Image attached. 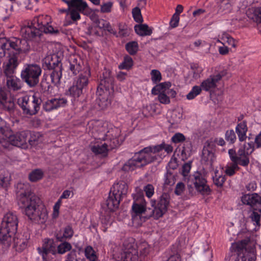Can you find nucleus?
I'll list each match as a JSON object with an SVG mask.
<instances>
[{"instance_id":"1","label":"nucleus","mask_w":261,"mask_h":261,"mask_svg":"<svg viewBox=\"0 0 261 261\" xmlns=\"http://www.w3.org/2000/svg\"><path fill=\"white\" fill-rule=\"evenodd\" d=\"M17 203L24 214L33 222L44 224L48 218V212L45 205L41 204L39 198L32 192L29 184H17Z\"/></svg>"},{"instance_id":"2","label":"nucleus","mask_w":261,"mask_h":261,"mask_svg":"<svg viewBox=\"0 0 261 261\" xmlns=\"http://www.w3.org/2000/svg\"><path fill=\"white\" fill-rule=\"evenodd\" d=\"M30 49L29 43L25 40L16 37L0 38V58L7 55L9 58L4 70L7 78L13 76V74L18 65V55L28 53Z\"/></svg>"},{"instance_id":"3","label":"nucleus","mask_w":261,"mask_h":261,"mask_svg":"<svg viewBox=\"0 0 261 261\" xmlns=\"http://www.w3.org/2000/svg\"><path fill=\"white\" fill-rule=\"evenodd\" d=\"M154 146L144 148L136 153L134 156L129 160L123 166L122 170L125 171H132L136 168L142 167L155 161L156 159L154 150Z\"/></svg>"},{"instance_id":"4","label":"nucleus","mask_w":261,"mask_h":261,"mask_svg":"<svg viewBox=\"0 0 261 261\" xmlns=\"http://www.w3.org/2000/svg\"><path fill=\"white\" fill-rule=\"evenodd\" d=\"M239 235L244 238L231 244V249L237 255L234 261H256V254L249 246L251 233L245 231L240 232Z\"/></svg>"},{"instance_id":"5","label":"nucleus","mask_w":261,"mask_h":261,"mask_svg":"<svg viewBox=\"0 0 261 261\" xmlns=\"http://www.w3.org/2000/svg\"><path fill=\"white\" fill-rule=\"evenodd\" d=\"M18 223V217L15 214L8 212L4 216L0 228V244L6 247L10 246L12 237L17 231Z\"/></svg>"},{"instance_id":"6","label":"nucleus","mask_w":261,"mask_h":261,"mask_svg":"<svg viewBox=\"0 0 261 261\" xmlns=\"http://www.w3.org/2000/svg\"><path fill=\"white\" fill-rule=\"evenodd\" d=\"M127 191L128 185L124 181L120 180L115 183L106 201L108 208L110 211H114L118 208L120 201L126 195Z\"/></svg>"},{"instance_id":"7","label":"nucleus","mask_w":261,"mask_h":261,"mask_svg":"<svg viewBox=\"0 0 261 261\" xmlns=\"http://www.w3.org/2000/svg\"><path fill=\"white\" fill-rule=\"evenodd\" d=\"M254 150V144L252 141L245 143L241 146L236 152L235 149L228 150V154L232 163H238L243 167L247 166L249 163V156Z\"/></svg>"},{"instance_id":"8","label":"nucleus","mask_w":261,"mask_h":261,"mask_svg":"<svg viewBox=\"0 0 261 261\" xmlns=\"http://www.w3.org/2000/svg\"><path fill=\"white\" fill-rule=\"evenodd\" d=\"M42 69L37 64H25L20 73V77L30 87H34L39 82Z\"/></svg>"},{"instance_id":"9","label":"nucleus","mask_w":261,"mask_h":261,"mask_svg":"<svg viewBox=\"0 0 261 261\" xmlns=\"http://www.w3.org/2000/svg\"><path fill=\"white\" fill-rule=\"evenodd\" d=\"M113 80L110 75L101 80L96 91V102L101 109L107 108L111 104V94L109 89Z\"/></svg>"},{"instance_id":"10","label":"nucleus","mask_w":261,"mask_h":261,"mask_svg":"<svg viewBox=\"0 0 261 261\" xmlns=\"http://www.w3.org/2000/svg\"><path fill=\"white\" fill-rule=\"evenodd\" d=\"M17 103L24 114L34 115L39 111L42 99L36 95H25L19 97L17 100Z\"/></svg>"},{"instance_id":"11","label":"nucleus","mask_w":261,"mask_h":261,"mask_svg":"<svg viewBox=\"0 0 261 261\" xmlns=\"http://www.w3.org/2000/svg\"><path fill=\"white\" fill-rule=\"evenodd\" d=\"M191 179L198 192L202 195L210 194L211 190L207 184L206 176L204 173L196 171L191 176Z\"/></svg>"},{"instance_id":"12","label":"nucleus","mask_w":261,"mask_h":261,"mask_svg":"<svg viewBox=\"0 0 261 261\" xmlns=\"http://www.w3.org/2000/svg\"><path fill=\"white\" fill-rule=\"evenodd\" d=\"M20 33L24 38L23 39H20L21 40H25L27 41H28L27 40L38 41L43 33L31 21L21 27Z\"/></svg>"},{"instance_id":"13","label":"nucleus","mask_w":261,"mask_h":261,"mask_svg":"<svg viewBox=\"0 0 261 261\" xmlns=\"http://www.w3.org/2000/svg\"><path fill=\"white\" fill-rule=\"evenodd\" d=\"M32 21L33 24L37 26L43 33H59L58 30L55 29L51 25H49L50 17L48 15H40L37 16L35 17Z\"/></svg>"},{"instance_id":"14","label":"nucleus","mask_w":261,"mask_h":261,"mask_svg":"<svg viewBox=\"0 0 261 261\" xmlns=\"http://www.w3.org/2000/svg\"><path fill=\"white\" fill-rule=\"evenodd\" d=\"M151 203L152 206H154L153 210L154 216L158 219L162 217L167 211V207L169 204V196L166 193H163L160 197L156 205H155V200H151Z\"/></svg>"},{"instance_id":"15","label":"nucleus","mask_w":261,"mask_h":261,"mask_svg":"<svg viewBox=\"0 0 261 261\" xmlns=\"http://www.w3.org/2000/svg\"><path fill=\"white\" fill-rule=\"evenodd\" d=\"M119 130L117 128L111 129L107 132L103 137L99 139L104 141L109 151L117 147L120 145L118 137L119 135Z\"/></svg>"},{"instance_id":"16","label":"nucleus","mask_w":261,"mask_h":261,"mask_svg":"<svg viewBox=\"0 0 261 261\" xmlns=\"http://www.w3.org/2000/svg\"><path fill=\"white\" fill-rule=\"evenodd\" d=\"M29 134L28 130L17 132L10 135L8 138V141L13 146L25 148L27 147V137Z\"/></svg>"},{"instance_id":"17","label":"nucleus","mask_w":261,"mask_h":261,"mask_svg":"<svg viewBox=\"0 0 261 261\" xmlns=\"http://www.w3.org/2000/svg\"><path fill=\"white\" fill-rule=\"evenodd\" d=\"M215 145L212 140H208L205 143L202 155V161L205 164L212 166L215 160Z\"/></svg>"},{"instance_id":"18","label":"nucleus","mask_w":261,"mask_h":261,"mask_svg":"<svg viewBox=\"0 0 261 261\" xmlns=\"http://www.w3.org/2000/svg\"><path fill=\"white\" fill-rule=\"evenodd\" d=\"M226 74V72L223 71L216 75H212L204 80L200 84L201 90L205 91H211L217 87V83L221 80L222 77Z\"/></svg>"},{"instance_id":"19","label":"nucleus","mask_w":261,"mask_h":261,"mask_svg":"<svg viewBox=\"0 0 261 261\" xmlns=\"http://www.w3.org/2000/svg\"><path fill=\"white\" fill-rule=\"evenodd\" d=\"M138 246L135 242V240L133 238L126 239L123 244V252L121 256L130 257L136 256L138 257Z\"/></svg>"},{"instance_id":"20","label":"nucleus","mask_w":261,"mask_h":261,"mask_svg":"<svg viewBox=\"0 0 261 261\" xmlns=\"http://www.w3.org/2000/svg\"><path fill=\"white\" fill-rule=\"evenodd\" d=\"M67 102V99L64 97L51 98L43 103V108L45 111L50 112L65 107Z\"/></svg>"},{"instance_id":"21","label":"nucleus","mask_w":261,"mask_h":261,"mask_svg":"<svg viewBox=\"0 0 261 261\" xmlns=\"http://www.w3.org/2000/svg\"><path fill=\"white\" fill-rule=\"evenodd\" d=\"M134 203L132 205L133 212L136 215H140L146 211V203L142 192L134 195Z\"/></svg>"},{"instance_id":"22","label":"nucleus","mask_w":261,"mask_h":261,"mask_svg":"<svg viewBox=\"0 0 261 261\" xmlns=\"http://www.w3.org/2000/svg\"><path fill=\"white\" fill-rule=\"evenodd\" d=\"M39 253L42 255V258L46 260V256L49 253L53 255L57 254V249L56 248L54 240L50 239H45L43 241V244L41 248H38Z\"/></svg>"},{"instance_id":"23","label":"nucleus","mask_w":261,"mask_h":261,"mask_svg":"<svg viewBox=\"0 0 261 261\" xmlns=\"http://www.w3.org/2000/svg\"><path fill=\"white\" fill-rule=\"evenodd\" d=\"M246 14L249 19L257 23L258 29L261 33V7L249 8Z\"/></svg>"},{"instance_id":"24","label":"nucleus","mask_w":261,"mask_h":261,"mask_svg":"<svg viewBox=\"0 0 261 261\" xmlns=\"http://www.w3.org/2000/svg\"><path fill=\"white\" fill-rule=\"evenodd\" d=\"M90 76V68L86 67L84 68L83 72L74 81L73 83L84 90L88 86L89 81V79Z\"/></svg>"},{"instance_id":"25","label":"nucleus","mask_w":261,"mask_h":261,"mask_svg":"<svg viewBox=\"0 0 261 261\" xmlns=\"http://www.w3.org/2000/svg\"><path fill=\"white\" fill-rule=\"evenodd\" d=\"M69 70L74 75H77L83 69V61L77 55L71 56L69 59Z\"/></svg>"},{"instance_id":"26","label":"nucleus","mask_w":261,"mask_h":261,"mask_svg":"<svg viewBox=\"0 0 261 261\" xmlns=\"http://www.w3.org/2000/svg\"><path fill=\"white\" fill-rule=\"evenodd\" d=\"M0 103L5 110L10 113L13 112L15 108L13 99L10 97H8L6 92L2 90H0Z\"/></svg>"},{"instance_id":"27","label":"nucleus","mask_w":261,"mask_h":261,"mask_svg":"<svg viewBox=\"0 0 261 261\" xmlns=\"http://www.w3.org/2000/svg\"><path fill=\"white\" fill-rule=\"evenodd\" d=\"M6 86L9 92H15L21 89L23 83L16 76H11L7 78Z\"/></svg>"},{"instance_id":"28","label":"nucleus","mask_w":261,"mask_h":261,"mask_svg":"<svg viewBox=\"0 0 261 261\" xmlns=\"http://www.w3.org/2000/svg\"><path fill=\"white\" fill-rule=\"evenodd\" d=\"M42 67L46 70H51L55 66L61 65L62 63L59 61L58 57L56 55H48L42 61Z\"/></svg>"},{"instance_id":"29","label":"nucleus","mask_w":261,"mask_h":261,"mask_svg":"<svg viewBox=\"0 0 261 261\" xmlns=\"http://www.w3.org/2000/svg\"><path fill=\"white\" fill-rule=\"evenodd\" d=\"M50 70V73L49 74V79L54 85H57L60 84L62 75V65H57Z\"/></svg>"},{"instance_id":"30","label":"nucleus","mask_w":261,"mask_h":261,"mask_svg":"<svg viewBox=\"0 0 261 261\" xmlns=\"http://www.w3.org/2000/svg\"><path fill=\"white\" fill-rule=\"evenodd\" d=\"M247 132L248 127L246 121L244 120L238 123L236 127V132L240 142H243L246 140Z\"/></svg>"},{"instance_id":"31","label":"nucleus","mask_w":261,"mask_h":261,"mask_svg":"<svg viewBox=\"0 0 261 261\" xmlns=\"http://www.w3.org/2000/svg\"><path fill=\"white\" fill-rule=\"evenodd\" d=\"M14 243V246L16 249L21 251L24 249L28 243V240L21 234H17L15 237H12V242Z\"/></svg>"},{"instance_id":"32","label":"nucleus","mask_w":261,"mask_h":261,"mask_svg":"<svg viewBox=\"0 0 261 261\" xmlns=\"http://www.w3.org/2000/svg\"><path fill=\"white\" fill-rule=\"evenodd\" d=\"M83 89L73 83L72 86L70 87L66 93V95H69L73 99L72 100H73L72 101V102H73V101H77L79 98L83 94Z\"/></svg>"},{"instance_id":"33","label":"nucleus","mask_w":261,"mask_h":261,"mask_svg":"<svg viewBox=\"0 0 261 261\" xmlns=\"http://www.w3.org/2000/svg\"><path fill=\"white\" fill-rule=\"evenodd\" d=\"M134 29L135 32L141 36H150L152 33V29L146 24H137Z\"/></svg>"},{"instance_id":"34","label":"nucleus","mask_w":261,"mask_h":261,"mask_svg":"<svg viewBox=\"0 0 261 261\" xmlns=\"http://www.w3.org/2000/svg\"><path fill=\"white\" fill-rule=\"evenodd\" d=\"M11 177L8 172L1 170L0 172V186L7 189L10 185Z\"/></svg>"},{"instance_id":"35","label":"nucleus","mask_w":261,"mask_h":261,"mask_svg":"<svg viewBox=\"0 0 261 261\" xmlns=\"http://www.w3.org/2000/svg\"><path fill=\"white\" fill-rule=\"evenodd\" d=\"M134 64L133 58L128 55H125L122 62L118 65V68L120 70H129L133 68Z\"/></svg>"},{"instance_id":"36","label":"nucleus","mask_w":261,"mask_h":261,"mask_svg":"<svg viewBox=\"0 0 261 261\" xmlns=\"http://www.w3.org/2000/svg\"><path fill=\"white\" fill-rule=\"evenodd\" d=\"M220 40L218 39L217 42L221 43L223 45H224V43H227L229 45L233 48H236L237 46V41L228 34L223 33L221 37H220Z\"/></svg>"},{"instance_id":"37","label":"nucleus","mask_w":261,"mask_h":261,"mask_svg":"<svg viewBox=\"0 0 261 261\" xmlns=\"http://www.w3.org/2000/svg\"><path fill=\"white\" fill-rule=\"evenodd\" d=\"M251 213L250 215V218L253 222L254 225L259 227L261 225V210L260 208H255L251 210Z\"/></svg>"},{"instance_id":"38","label":"nucleus","mask_w":261,"mask_h":261,"mask_svg":"<svg viewBox=\"0 0 261 261\" xmlns=\"http://www.w3.org/2000/svg\"><path fill=\"white\" fill-rule=\"evenodd\" d=\"M96 24L97 27H98L99 28L103 29L105 31H107L111 34H116V32L112 28L110 23L108 21L103 19H100L97 20V21H96Z\"/></svg>"},{"instance_id":"39","label":"nucleus","mask_w":261,"mask_h":261,"mask_svg":"<svg viewBox=\"0 0 261 261\" xmlns=\"http://www.w3.org/2000/svg\"><path fill=\"white\" fill-rule=\"evenodd\" d=\"M85 257L90 261H96L97 259L96 253L93 248L90 246H87L84 249Z\"/></svg>"},{"instance_id":"40","label":"nucleus","mask_w":261,"mask_h":261,"mask_svg":"<svg viewBox=\"0 0 261 261\" xmlns=\"http://www.w3.org/2000/svg\"><path fill=\"white\" fill-rule=\"evenodd\" d=\"M171 86L170 83L164 82L156 85L151 90V93L156 95L159 93L165 92L166 88H168Z\"/></svg>"},{"instance_id":"41","label":"nucleus","mask_w":261,"mask_h":261,"mask_svg":"<svg viewBox=\"0 0 261 261\" xmlns=\"http://www.w3.org/2000/svg\"><path fill=\"white\" fill-rule=\"evenodd\" d=\"M72 2V7L71 8H75V10L80 12H83L88 7L87 3L83 0H73Z\"/></svg>"},{"instance_id":"42","label":"nucleus","mask_w":261,"mask_h":261,"mask_svg":"<svg viewBox=\"0 0 261 261\" xmlns=\"http://www.w3.org/2000/svg\"><path fill=\"white\" fill-rule=\"evenodd\" d=\"M72 247L70 243L66 241L63 242L57 246V253L63 254L68 251L70 252L72 250Z\"/></svg>"},{"instance_id":"43","label":"nucleus","mask_w":261,"mask_h":261,"mask_svg":"<svg viewBox=\"0 0 261 261\" xmlns=\"http://www.w3.org/2000/svg\"><path fill=\"white\" fill-rule=\"evenodd\" d=\"M91 150L96 154H106L109 151L105 143L91 146Z\"/></svg>"},{"instance_id":"44","label":"nucleus","mask_w":261,"mask_h":261,"mask_svg":"<svg viewBox=\"0 0 261 261\" xmlns=\"http://www.w3.org/2000/svg\"><path fill=\"white\" fill-rule=\"evenodd\" d=\"M125 49L129 55H135L139 50L138 43L134 41L129 42L125 44Z\"/></svg>"},{"instance_id":"45","label":"nucleus","mask_w":261,"mask_h":261,"mask_svg":"<svg viewBox=\"0 0 261 261\" xmlns=\"http://www.w3.org/2000/svg\"><path fill=\"white\" fill-rule=\"evenodd\" d=\"M154 150L156 153L164 150L168 154H170L172 152L173 150V147L171 145L166 144L164 142L159 145H154Z\"/></svg>"},{"instance_id":"46","label":"nucleus","mask_w":261,"mask_h":261,"mask_svg":"<svg viewBox=\"0 0 261 261\" xmlns=\"http://www.w3.org/2000/svg\"><path fill=\"white\" fill-rule=\"evenodd\" d=\"M43 172L41 169H37L33 170L29 174V179L31 181H37L43 177Z\"/></svg>"},{"instance_id":"47","label":"nucleus","mask_w":261,"mask_h":261,"mask_svg":"<svg viewBox=\"0 0 261 261\" xmlns=\"http://www.w3.org/2000/svg\"><path fill=\"white\" fill-rule=\"evenodd\" d=\"M238 165L239 164L238 163H231L228 164L225 167V172L226 174L229 176L234 175L236 171L239 169Z\"/></svg>"},{"instance_id":"48","label":"nucleus","mask_w":261,"mask_h":261,"mask_svg":"<svg viewBox=\"0 0 261 261\" xmlns=\"http://www.w3.org/2000/svg\"><path fill=\"white\" fill-rule=\"evenodd\" d=\"M225 139L229 144H234L237 140V137L234 130L233 129L227 130L225 134Z\"/></svg>"},{"instance_id":"49","label":"nucleus","mask_w":261,"mask_h":261,"mask_svg":"<svg viewBox=\"0 0 261 261\" xmlns=\"http://www.w3.org/2000/svg\"><path fill=\"white\" fill-rule=\"evenodd\" d=\"M137 249L138 251H139L140 256H145L150 251V247L147 243L143 242L139 244Z\"/></svg>"},{"instance_id":"50","label":"nucleus","mask_w":261,"mask_h":261,"mask_svg":"<svg viewBox=\"0 0 261 261\" xmlns=\"http://www.w3.org/2000/svg\"><path fill=\"white\" fill-rule=\"evenodd\" d=\"M201 88L200 86H194L190 92L187 95V98L189 100H192L199 95L201 92Z\"/></svg>"},{"instance_id":"51","label":"nucleus","mask_w":261,"mask_h":261,"mask_svg":"<svg viewBox=\"0 0 261 261\" xmlns=\"http://www.w3.org/2000/svg\"><path fill=\"white\" fill-rule=\"evenodd\" d=\"M226 180L225 175L218 174V172H215V176L213 177L214 184L218 187H222Z\"/></svg>"},{"instance_id":"52","label":"nucleus","mask_w":261,"mask_h":261,"mask_svg":"<svg viewBox=\"0 0 261 261\" xmlns=\"http://www.w3.org/2000/svg\"><path fill=\"white\" fill-rule=\"evenodd\" d=\"M132 15L135 21L138 23H142L143 19L141 13L140 8L136 7L132 10Z\"/></svg>"},{"instance_id":"53","label":"nucleus","mask_w":261,"mask_h":261,"mask_svg":"<svg viewBox=\"0 0 261 261\" xmlns=\"http://www.w3.org/2000/svg\"><path fill=\"white\" fill-rule=\"evenodd\" d=\"M151 80L152 83L156 84L162 80V75L160 71L157 69H153L150 72Z\"/></svg>"},{"instance_id":"54","label":"nucleus","mask_w":261,"mask_h":261,"mask_svg":"<svg viewBox=\"0 0 261 261\" xmlns=\"http://www.w3.org/2000/svg\"><path fill=\"white\" fill-rule=\"evenodd\" d=\"M73 230L72 227L68 225L64 228L63 237L61 239H60V238L58 237V239L60 241H62V239H70L73 236Z\"/></svg>"},{"instance_id":"55","label":"nucleus","mask_w":261,"mask_h":261,"mask_svg":"<svg viewBox=\"0 0 261 261\" xmlns=\"http://www.w3.org/2000/svg\"><path fill=\"white\" fill-rule=\"evenodd\" d=\"M186 140L185 136L180 133H175L171 138V140L175 144L182 143Z\"/></svg>"},{"instance_id":"56","label":"nucleus","mask_w":261,"mask_h":261,"mask_svg":"<svg viewBox=\"0 0 261 261\" xmlns=\"http://www.w3.org/2000/svg\"><path fill=\"white\" fill-rule=\"evenodd\" d=\"M145 195L148 198H151L154 193V188L152 185L148 184L143 188Z\"/></svg>"},{"instance_id":"57","label":"nucleus","mask_w":261,"mask_h":261,"mask_svg":"<svg viewBox=\"0 0 261 261\" xmlns=\"http://www.w3.org/2000/svg\"><path fill=\"white\" fill-rule=\"evenodd\" d=\"M113 7V3L108 2L103 3L100 6V12L103 13H108L111 12Z\"/></svg>"},{"instance_id":"58","label":"nucleus","mask_w":261,"mask_h":261,"mask_svg":"<svg viewBox=\"0 0 261 261\" xmlns=\"http://www.w3.org/2000/svg\"><path fill=\"white\" fill-rule=\"evenodd\" d=\"M101 222L103 225L102 230L106 232L107 230V226L111 224V217L109 215L102 216L101 218Z\"/></svg>"},{"instance_id":"59","label":"nucleus","mask_w":261,"mask_h":261,"mask_svg":"<svg viewBox=\"0 0 261 261\" xmlns=\"http://www.w3.org/2000/svg\"><path fill=\"white\" fill-rule=\"evenodd\" d=\"M41 136L39 133H35L31 135V138L29 140V143L31 145H35L39 141L40 137Z\"/></svg>"},{"instance_id":"60","label":"nucleus","mask_w":261,"mask_h":261,"mask_svg":"<svg viewBox=\"0 0 261 261\" xmlns=\"http://www.w3.org/2000/svg\"><path fill=\"white\" fill-rule=\"evenodd\" d=\"M158 99L159 101L163 104H169L170 102L169 97L168 96L165 92L159 93Z\"/></svg>"},{"instance_id":"61","label":"nucleus","mask_w":261,"mask_h":261,"mask_svg":"<svg viewBox=\"0 0 261 261\" xmlns=\"http://www.w3.org/2000/svg\"><path fill=\"white\" fill-rule=\"evenodd\" d=\"M185 190V186L182 182H178L175 188L174 193L176 195H181Z\"/></svg>"},{"instance_id":"62","label":"nucleus","mask_w":261,"mask_h":261,"mask_svg":"<svg viewBox=\"0 0 261 261\" xmlns=\"http://www.w3.org/2000/svg\"><path fill=\"white\" fill-rule=\"evenodd\" d=\"M61 204L62 200H61L60 199H58V201L55 203L53 207V218H57L59 216V210Z\"/></svg>"},{"instance_id":"63","label":"nucleus","mask_w":261,"mask_h":261,"mask_svg":"<svg viewBox=\"0 0 261 261\" xmlns=\"http://www.w3.org/2000/svg\"><path fill=\"white\" fill-rule=\"evenodd\" d=\"M191 68L193 70V77L196 79L199 78L203 70L202 68L197 65H193L191 66Z\"/></svg>"},{"instance_id":"64","label":"nucleus","mask_w":261,"mask_h":261,"mask_svg":"<svg viewBox=\"0 0 261 261\" xmlns=\"http://www.w3.org/2000/svg\"><path fill=\"white\" fill-rule=\"evenodd\" d=\"M76 251L75 249H72L66 256L65 261H78L76 258Z\"/></svg>"}]
</instances>
